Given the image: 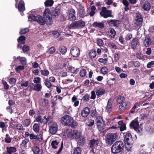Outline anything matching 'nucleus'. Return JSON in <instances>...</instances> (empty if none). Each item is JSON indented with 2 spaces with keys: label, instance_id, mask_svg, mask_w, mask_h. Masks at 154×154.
I'll return each mask as SVG.
<instances>
[{
  "label": "nucleus",
  "instance_id": "obj_11",
  "mask_svg": "<svg viewBox=\"0 0 154 154\" xmlns=\"http://www.w3.org/2000/svg\"><path fill=\"white\" fill-rule=\"evenodd\" d=\"M140 44L138 39L137 38H134L131 41V47L134 50Z\"/></svg>",
  "mask_w": 154,
  "mask_h": 154
},
{
  "label": "nucleus",
  "instance_id": "obj_59",
  "mask_svg": "<svg viewBox=\"0 0 154 154\" xmlns=\"http://www.w3.org/2000/svg\"><path fill=\"white\" fill-rule=\"evenodd\" d=\"M86 74V70L84 69L81 70L80 72V75L82 77H84Z\"/></svg>",
  "mask_w": 154,
  "mask_h": 154
},
{
  "label": "nucleus",
  "instance_id": "obj_62",
  "mask_svg": "<svg viewBox=\"0 0 154 154\" xmlns=\"http://www.w3.org/2000/svg\"><path fill=\"white\" fill-rule=\"evenodd\" d=\"M24 68V66H23L19 65L15 68V70L16 71L18 72L23 69Z\"/></svg>",
  "mask_w": 154,
  "mask_h": 154
},
{
  "label": "nucleus",
  "instance_id": "obj_40",
  "mask_svg": "<svg viewBox=\"0 0 154 154\" xmlns=\"http://www.w3.org/2000/svg\"><path fill=\"white\" fill-rule=\"evenodd\" d=\"M40 72L42 75L45 76H48L49 73V71L47 69H42L40 70Z\"/></svg>",
  "mask_w": 154,
  "mask_h": 154
},
{
  "label": "nucleus",
  "instance_id": "obj_63",
  "mask_svg": "<svg viewBox=\"0 0 154 154\" xmlns=\"http://www.w3.org/2000/svg\"><path fill=\"white\" fill-rule=\"evenodd\" d=\"M45 85L48 88H50L51 86V83L47 80H45Z\"/></svg>",
  "mask_w": 154,
  "mask_h": 154
},
{
  "label": "nucleus",
  "instance_id": "obj_43",
  "mask_svg": "<svg viewBox=\"0 0 154 154\" xmlns=\"http://www.w3.org/2000/svg\"><path fill=\"white\" fill-rule=\"evenodd\" d=\"M36 16H35L33 14H31L28 17L29 20L31 21H36Z\"/></svg>",
  "mask_w": 154,
  "mask_h": 154
},
{
  "label": "nucleus",
  "instance_id": "obj_12",
  "mask_svg": "<svg viewBox=\"0 0 154 154\" xmlns=\"http://www.w3.org/2000/svg\"><path fill=\"white\" fill-rule=\"evenodd\" d=\"M124 141L125 143H133V139L130 133H128L125 135V137Z\"/></svg>",
  "mask_w": 154,
  "mask_h": 154
},
{
  "label": "nucleus",
  "instance_id": "obj_18",
  "mask_svg": "<svg viewBox=\"0 0 154 154\" xmlns=\"http://www.w3.org/2000/svg\"><path fill=\"white\" fill-rule=\"evenodd\" d=\"M78 133L77 131L74 130L70 132L68 134V136L72 138H76L78 135Z\"/></svg>",
  "mask_w": 154,
  "mask_h": 154
},
{
  "label": "nucleus",
  "instance_id": "obj_41",
  "mask_svg": "<svg viewBox=\"0 0 154 154\" xmlns=\"http://www.w3.org/2000/svg\"><path fill=\"white\" fill-rule=\"evenodd\" d=\"M96 124L100 123L102 122H104L102 117L100 116H98L97 117L96 120Z\"/></svg>",
  "mask_w": 154,
  "mask_h": 154
},
{
  "label": "nucleus",
  "instance_id": "obj_37",
  "mask_svg": "<svg viewBox=\"0 0 154 154\" xmlns=\"http://www.w3.org/2000/svg\"><path fill=\"white\" fill-rule=\"evenodd\" d=\"M120 54L121 52L120 51H118L114 54V59L116 62L118 61L119 60Z\"/></svg>",
  "mask_w": 154,
  "mask_h": 154
},
{
  "label": "nucleus",
  "instance_id": "obj_64",
  "mask_svg": "<svg viewBox=\"0 0 154 154\" xmlns=\"http://www.w3.org/2000/svg\"><path fill=\"white\" fill-rule=\"evenodd\" d=\"M29 49V47L26 45H24L22 48V50L24 52L27 51Z\"/></svg>",
  "mask_w": 154,
  "mask_h": 154
},
{
  "label": "nucleus",
  "instance_id": "obj_13",
  "mask_svg": "<svg viewBox=\"0 0 154 154\" xmlns=\"http://www.w3.org/2000/svg\"><path fill=\"white\" fill-rule=\"evenodd\" d=\"M41 25H44L46 22L45 19L44 17L39 15L36 16V21Z\"/></svg>",
  "mask_w": 154,
  "mask_h": 154
},
{
  "label": "nucleus",
  "instance_id": "obj_31",
  "mask_svg": "<svg viewBox=\"0 0 154 154\" xmlns=\"http://www.w3.org/2000/svg\"><path fill=\"white\" fill-rule=\"evenodd\" d=\"M93 25L94 27H98L101 29H103L104 27V24L102 23L94 22Z\"/></svg>",
  "mask_w": 154,
  "mask_h": 154
},
{
  "label": "nucleus",
  "instance_id": "obj_19",
  "mask_svg": "<svg viewBox=\"0 0 154 154\" xmlns=\"http://www.w3.org/2000/svg\"><path fill=\"white\" fill-rule=\"evenodd\" d=\"M106 110L108 113H110L112 111V102L111 100H108Z\"/></svg>",
  "mask_w": 154,
  "mask_h": 154
},
{
  "label": "nucleus",
  "instance_id": "obj_39",
  "mask_svg": "<svg viewBox=\"0 0 154 154\" xmlns=\"http://www.w3.org/2000/svg\"><path fill=\"white\" fill-rule=\"evenodd\" d=\"M82 149L80 147H77L74 149L73 154H81Z\"/></svg>",
  "mask_w": 154,
  "mask_h": 154
},
{
  "label": "nucleus",
  "instance_id": "obj_47",
  "mask_svg": "<svg viewBox=\"0 0 154 154\" xmlns=\"http://www.w3.org/2000/svg\"><path fill=\"white\" fill-rule=\"evenodd\" d=\"M32 149L35 154H38L39 151V148L37 146L33 147Z\"/></svg>",
  "mask_w": 154,
  "mask_h": 154
},
{
  "label": "nucleus",
  "instance_id": "obj_30",
  "mask_svg": "<svg viewBox=\"0 0 154 154\" xmlns=\"http://www.w3.org/2000/svg\"><path fill=\"white\" fill-rule=\"evenodd\" d=\"M105 91L104 89L102 88H100L97 90L96 93L97 95L98 96L102 95L105 93Z\"/></svg>",
  "mask_w": 154,
  "mask_h": 154
},
{
  "label": "nucleus",
  "instance_id": "obj_16",
  "mask_svg": "<svg viewBox=\"0 0 154 154\" xmlns=\"http://www.w3.org/2000/svg\"><path fill=\"white\" fill-rule=\"evenodd\" d=\"M90 112V109L88 107L84 108L81 112V115L83 117H87Z\"/></svg>",
  "mask_w": 154,
  "mask_h": 154
},
{
  "label": "nucleus",
  "instance_id": "obj_36",
  "mask_svg": "<svg viewBox=\"0 0 154 154\" xmlns=\"http://www.w3.org/2000/svg\"><path fill=\"white\" fill-rule=\"evenodd\" d=\"M136 21H139L140 23L143 21L142 17L140 13H137L136 14V18L135 19Z\"/></svg>",
  "mask_w": 154,
  "mask_h": 154
},
{
  "label": "nucleus",
  "instance_id": "obj_7",
  "mask_svg": "<svg viewBox=\"0 0 154 154\" xmlns=\"http://www.w3.org/2000/svg\"><path fill=\"white\" fill-rule=\"evenodd\" d=\"M70 53L73 57H77L80 54L79 49L77 47H73L70 50Z\"/></svg>",
  "mask_w": 154,
  "mask_h": 154
},
{
  "label": "nucleus",
  "instance_id": "obj_28",
  "mask_svg": "<svg viewBox=\"0 0 154 154\" xmlns=\"http://www.w3.org/2000/svg\"><path fill=\"white\" fill-rule=\"evenodd\" d=\"M17 58L18 59L21 64L23 65H26L27 63L26 59L25 57H20V56L17 57Z\"/></svg>",
  "mask_w": 154,
  "mask_h": 154
},
{
  "label": "nucleus",
  "instance_id": "obj_44",
  "mask_svg": "<svg viewBox=\"0 0 154 154\" xmlns=\"http://www.w3.org/2000/svg\"><path fill=\"white\" fill-rule=\"evenodd\" d=\"M33 130L35 132H38L39 131V127L38 124L35 123L32 128Z\"/></svg>",
  "mask_w": 154,
  "mask_h": 154
},
{
  "label": "nucleus",
  "instance_id": "obj_46",
  "mask_svg": "<svg viewBox=\"0 0 154 154\" xmlns=\"http://www.w3.org/2000/svg\"><path fill=\"white\" fill-rule=\"evenodd\" d=\"M124 100L125 98L123 97L120 96L117 98L116 100V102L117 103L120 104L123 102V101H124Z\"/></svg>",
  "mask_w": 154,
  "mask_h": 154
},
{
  "label": "nucleus",
  "instance_id": "obj_4",
  "mask_svg": "<svg viewBox=\"0 0 154 154\" xmlns=\"http://www.w3.org/2000/svg\"><path fill=\"white\" fill-rule=\"evenodd\" d=\"M51 146L52 148L54 149H57L59 147L58 151L57 152V154H59L62 151L63 147V142H62L61 143H60L58 141L56 140H53L51 143Z\"/></svg>",
  "mask_w": 154,
  "mask_h": 154
},
{
  "label": "nucleus",
  "instance_id": "obj_51",
  "mask_svg": "<svg viewBox=\"0 0 154 154\" xmlns=\"http://www.w3.org/2000/svg\"><path fill=\"white\" fill-rule=\"evenodd\" d=\"M52 14L53 16L58 15L60 13V11L58 9H56L52 11Z\"/></svg>",
  "mask_w": 154,
  "mask_h": 154
},
{
  "label": "nucleus",
  "instance_id": "obj_53",
  "mask_svg": "<svg viewBox=\"0 0 154 154\" xmlns=\"http://www.w3.org/2000/svg\"><path fill=\"white\" fill-rule=\"evenodd\" d=\"M85 140V138L81 137H79L78 140V143L79 145H81V144H82L84 143Z\"/></svg>",
  "mask_w": 154,
  "mask_h": 154
},
{
  "label": "nucleus",
  "instance_id": "obj_57",
  "mask_svg": "<svg viewBox=\"0 0 154 154\" xmlns=\"http://www.w3.org/2000/svg\"><path fill=\"white\" fill-rule=\"evenodd\" d=\"M132 37V34L131 33L127 34L125 36V39L127 40H130Z\"/></svg>",
  "mask_w": 154,
  "mask_h": 154
},
{
  "label": "nucleus",
  "instance_id": "obj_34",
  "mask_svg": "<svg viewBox=\"0 0 154 154\" xmlns=\"http://www.w3.org/2000/svg\"><path fill=\"white\" fill-rule=\"evenodd\" d=\"M42 88V85L40 84H36L34 85L33 86V90L37 91H40Z\"/></svg>",
  "mask_w": 154,
  "mask_h": 154
},
{
  "label": "nucleus",
  "instance_id": "obj_58",
  "mask_svg": "<svg viewBox=\"0 0 154 154\" xmlns=\"http://www.w3.org/2000/svg\"><path fill=\"white\" fill-rule=\"evenodd\" d=\"M16 82V79L14 78H11L9 80V82L10 84L13 85L15 84Z\"/></svg>",
  "mask_w": 154,
  "mask_h": 154
},
{
  "label": "nucleus",
  "instance_id": "obj_15",
  "mask_svg": "<svg viewBox=\"0 0 154 154\" xmlns=\"http://www.w3.org/2000/svg\"><path fill=\"white\" fill-rule=\"evenodd\" d=\"M145 130L148 134H152L154 132V127L152 125H147L145 128Z\"/></svg>",
  "mask_w": 154,
  "mask_h": 154
},
{
  "label": "nucleus",
  "instance_id": "obj_20",
  "mask_svg": "<svg viewBox=\"0 0 154 154\" xmlns=\"http://www.w3.org/2000/svg\"><path fill=\"white\" fill-rule=\"evenodd\" d=\"M96 124L98 129L100 131L103 130L105 126L104 122H102L100 123Z\"/></svg>",
  "mask_w": 154,
  "mask_h": 154
},
{
  "label": "nucleus",
  "instance_id": "obj_26",
  "mask_svg": "<svg viewBox=\"0 0 154 154\" xmlns=\"http://www.w3.org/2000/svg\"><path fill=\"white\" fill-rule=\"evenodd\" d=\"M116 34L115 30L114 29H111L109 32L108 35L109 38H112L114 37Z\"/></svg>",
  "mask_w": 154,
  "mask_h": 154
},
{
  "label": "nucleus",
  "instance_id": "obj_54",
  "mask_svg": "<svg viewBox=\"0 0 154 154\" xmlns=\"http://www.w3.org/2000/svg\"><path fill=\"white\" fill-rule=\"evenodd\" d=\"M97 44L99 46H102L103 44V41L100 38H98L97 39Z\"/></svg>",
  "mask_w": 154,
  "mask_h": 154
},
{
  "label": "nucleus",
  "instance_id": "obj_29",
  "mask_svg": "<svg viewBox=\"0 0 154 154\" xmlns=\"http://www.w3.org/2000/svg\"><path fill=\"white\" fill-rule=\"evenodd\" d=\"M40 104L43 106H47L48 104V100L45 99H42L40 101Z\"/></svg>",
  "mask_w": 154,
  "mask_h": 154
},
{
  "label": "nucleus",
  "instance_id": "obj_25",
  "mask_svg": "<svg viewBox=\"0 0 154 154\" xmlns=\"http://www.w3.org/2000/svg\"><path fill=\"white\" fill-rule=\"evenodd\" d=\"M78 29L81 28L83 27L85 25L84 21L81 20L76 21Z\"/></svg>",
  "mask_w": 154,
  "mask_h": 154
},
{
  "label": "nucleus",
  "instance_id": "obj_24",
  "mask_svg": "<svg viewBox=\"0 0 154 154\" xmlns=\"http://www.w3.org/2000/svg\"><path fill=\"white\" fill-rule=\"evenodd\" d=\"M108 23L111 26H116L117 25L118 21L116 20H111L107 21Z\"/></svg>",
  "mask_w": 154,
  "mask_h": 154
},
{
  "label": "nucleus",
  "instance_id": "obj_61",
  "mask_svg": "<svg viewBox=\"0 0 154 154\" xmlns=\"http://www.w3.org/2000/svg\"><path fill=\"white\" fill-rule=\"evenodd\" d=\"M2 82L4 85V88L6 90L8 89L9 88V86L7 82L4 80H2Z\"/></svg>",
  "mask_w": 154,
  "mask_h": 154
},
{
  "label": "nucleus",
  "instance_id": "obj_10",
  "mask_svg": "<svg viewBox=\"0 0 154 154\" xmlns=\"http://www.w3.org/2000/svg\"><path fill=\"white\" fill-rule=\"evenodd\" d=\"M16 7L17 8V2H19L18 8L20 11H23L25 10L24 2L21 0H16Z\"/></svg>",
  "mask_w": 154,
  "mask_h": 154
},
{
  "label": "nucleus",
  "instance_id": "obj_27",
  "mask_svg": "<svg viewBox=\"0 0 154 154\" xmlns=\"http://www.w3.org/2000/svg\"><path fill=\"white\" fill-rule=\"evenodd\" d=\"M6 149L9 154H11L12 153L15 152L17 151L16 148L14 147H7Z\"/></svg>",
  "mask_w": 154,
  "mask_h": 154
},
{
  "label": "nucleus",
  "instance_id": "obj_38",
  "mask_svg": "<svg viewBox=\"0 0 154 154\" xmlns=\"http://www.w3.org/2000/svg\"><path fill=\"white\" fill-rule=\"evenodd\" d=\"M96 51L93 50H91L89 53V56L91 58H94L96 56Z\"/></svg>",
  "mask_w": 154,
  "mask_h": 154
},
{
  "label": "nucleus",
  "instance_id": "obj_8",
  "mask_svg": "<svg viewBox=\"0 0 154 154\" xmlns=\"http://www.w3.org/2000/svg\"><path fill=\"white\" fill-rule=\"evenodd\" d=\"M68 17L71 21H74L76 20V17L75 16V11L74 9H72L69 11Z\"/></svg>",
  "mask_w": 154,
  "mask_h": 154
},
{
  "label": "nucleus",
  "instance_id": "obj_42",
  "mask_svg": "<svg viewBox=\"0 0 154 154\" xmlns=\"http://www.w3.org/2000/svg\"><path fill=\"white\" fill-rule=\"evenodd\" d=\"M54 3L53 1L52 0H47L45 2V6H51L53 5Z\"/></svg>",
  "mask_w": 154,
  "mask_h": 154
},
{
  "label": "nucleus",
  "instance_id": "obj_17",
  "mask_svg": "<svg viewBox=\"0 0 154 154\" xmlns=\"http://www.w3.org/2000/svg\"><path fill=\"white\" fill-rule=\"evenodd\" d=\"M130 125L131 128H133L134 130L137 129L139 126L138 121L136 120H133L130 123Z\"/></svg>",
  "mask_w": 154,
  "mask_h": 154
},
{
  "label": "nucleus",
  "instance_id": "obj_56",
  "mask_svg": "<svg viewBox=\"0 0 154 154\" xmlns=\"http://www.w3.org/2000/svg\"><path fill=\"white\" fill-rule=\"evenodd\" d=\"M142 22L143 21H142L140 23L139 21H136V20H135L134 22V26L136 28H137L138 26H140Z\"/></svg>",
  "mask_w": 154,
  "mask_h": 154
},
{
  "label": "nucleus",
  "instance_id": "obj_21",
  "mask_svg": "<svg viewBox=\"0 0 154 154\" xmlns=\"http://www.w3.org/2000/svg\"><path fill=\"white\" fill-rule=\"evenodd\" d=\"M151 43L150 38L148 37H146L143 42V44L146 47H148Z\"/></svg>",
  "mask_w": 154,
  "mask_h": 154
},
{
  "label": "nucleus",
  "instance_id": "obj_1",
  "mask_svg": "<svg viewBox=\"0 0 154 154\" xmlns=\"http://www.w3.org/2000/svg\"><path fill=\"white\" fill-rule=\"evenodd\" d=\"M124 146V143L122 141H116L111 147V152L114 154H118L122 151Z\"/></svg>",
  "mask_w": 154,
  "mask_h": 154
},
{
  "label": "nucleus",
  "instance_id": "obj_6",
  "mask_svg": "<svg viewBox=\"0 0 154 154\" xmlns=\"http://www.w3.org/2000/svg\"><path fill=\"white\" fill-rule=\"evenodd\" d=\"M49 131L52 134H55L57 131L58 126L57 124L54 121H51L48 124Z\"/></svg>",
  "mask_w": 154,
  "mask_h": 154
},
{
  "label": "nucleus",
  "instance_id": "obj_50",
  "mask_svg": "<svg viewBox=\"0 0 154 154\" xmlns=\"http://www.w3.org/2000/svg\"><path fill=\"white\" fill-rule=\"evenodd\" d=\"M55 51V48L54 47H51L47 51V53L49 54H53Z\"/></svg>",
  "mask_w": 154,
  "mask_h": 154
},
{
  "label": "nucleus",
  "instance_id": "obj_35",
  "mask_svg": "<svg viewBox=\"0 0 154 154\" xmlns=\"http://www.w3.org/2000/svg\"><path fill=\"white\" fill-rule=\"evenodd\" d=\"M133 144V143H125V147L126 149L128 151H130L132 146Z\"/></svg>",
  "mask_w": 154,
  "mask_h": 154
},
{
  "label": "nucleus",
  "instance_id": "obj_9",
  "mask_svg": "<svg viewBox=\"0 0 154 154\" xmlns=\"http://www.w3.org/2000/svg\"><path fill=\"white\" fill-rule=\"evenodd\" d=\"M78 11L79 16L83 18L85 16L86 12L84 9V7L82 4L79 5Z\"/></svg>",
  "mask_w": 154,
  "mask_h": 154
},
{
  "label": "nucleus",
  "instance_id": "obj_55",
  "mask_svg": "<svg viewBox=\"0 0 154 154\" xmlns=\"http://www.w3.org/2000/svg\"><path fill=\"white\" fill-rule=\"evenodd\" d=\"M33 82L35 84H39L41 83V78L39 77L35 78Z\"/></svg>",
  "mask_w": 154,
  "mask_h": 154
},
{
  "label": "nucleus",
  "instance_id": "obj_60",
  "mask_svg": "<svg viewBox=\"0 0 154 154\" xmlns=\"http://www.w3.org/2000/svg\"><path fill=\"white\" fill-rule=\"evenodd\" d=\"M29 31V29L28 28H26L25 29H21L20 32V33L21 34H25L27 32H28Z\"/></svg>",
  "mask_w": 154,
  "mask_h": 154
},
{
  "label": "nucleus",
  "instance_id": "obj_23",
  "mask_svg": "<svg viewBox=\"0 0 154 154\" xmlns=\"http://www.w3.org/2000/svg\"><path fill=\"white\" fill-rule=\"evenodd\" d=\"M150 5L149 2H144L143 6V8L144 10L149 11L150 9Z\"/></svg>",
  "mask_w": 154,
  "mask_h": 154
},
{
  "label": "nucleus",
  "instance_id": "obj_52",
  "mask_svg": "<svg viewBox=\"0 0 154 154\" xmlns=\"http://www.w3.org/2000/svg\"><path fill=\"white\" fill-rule=\"evenodd\" d=\"M36 121L40 123H42L43 121V119H42V117L40 116H37L36 118Z\"/></svg>",
  "mask_w": 154,
  "mask_h": 154
},
{
  "label": "nucleus",
  "instance_id": "obj_14",
  "mask_svg": "<svg viewBox=\"0 0 154 154\" xmlns=\"http://www.w3.org/2000/svg\"><path fill=\"white\" fill-rule=\"evenodd\" d=\"M130 104V103L129 101H124L119 106V109L120 110H123L128 107Z\"/></svg>",
  "mask_w": 154,
  "mask_h": 154
},
{
  "label": "nucleus",
  "instance_id": "obj_3",
  "mask_svg": "<svg viewBox=\"0 0 154 154\" xmlns=\"http://www.w3.org/2000/svg\"><path fill=\"white\" fill-rule=\"evenodd\" d=\"M72 122V118L67 115L63 116L61 119V123L65 126L71 125Z\"/></svg>",
  "mask_w": 154,
  "mask_h": 154
},
{
  "label": "nucleus",
  "instance_id": "obj_48",
  "mask_svg": "<svg viewBox=\"0 0 154 154\" xmlns=\"http://www.w3.org/2000/svg\"><path fill=\"white\" fill-rule=\"evenodd\" d=\"M44 15L45 17L49 16H51V12L49 9H47L45 10L44 12Z\"/></svg>",
  "mask_w": 154,
  "mask_h": 154
},
{
  "label": "nucleus",
  "instance_id": "obj_49",
  "mask_svg": "<svg viewBox=\"0 0 154 154\" xmlns=\"http://www.w3.org/2000/svg\"><path fill=\"white\" fill-rule=\"evenodd\" d=\"M60 52L63 54H64L67 51L66 48L64 46L60 47Z\"/></svg>",
  "mask_w": 154,
  "mask_h": 154
},
{
  "label": "nucleus",
  "instance_id": "obj_22",
  "mask_svg": "<svg viewBox=\"0 0 154 154\" xmlns=\"http://www.w3.org/2000/svg\"><path fill=\"white\" fill-rule=\"evenodd\" d=\"M98 143V140H95L94 139L90 141V148H93L95 147Z\"/></svg>",
  "mask_w": 154,
  "mask_h": 154
},
{
  "label": "nucleus",
  "instance_id": "obj_2",
  "mask_svg": "<svg viewBox=\"0 0 154 154\" xmlns=\"http://www.w3.org/2000/svg\"><path fill=\"white\" fill-rule=\"evenodd\" d=\"M118 136L117 133H109L105 136L106 143L108 145L112 144L117 139Z\"/></svg>",
  "mask_w": 154,
  "mask_h": 154
},
{
  "label": "nucleus",
  "instance_id": "obj_5",
  "mask_svg": "<svg viewBox=\"0 0 154 154\" xmlns=\"http://www.w3.org/2000/svg\"><path fill=\"white\" fill-rule=\"evenodd\" d=\"M112 14V11L107 10V8L105 7H103L101 11L100 12V15L105 18L108 17H113Z\"/></svg>",
  "mask_w": 154,
  "mask_h": 154
},
{
  "label": "nucleus",
  "instance_id": "obj_32",
  "mask_svg": "<svg viewBox=\"0 0 154 154\" xmlns=\"http://www.w3.org/2000/svg\"><path fill=\"white\" fill-rule=\"evenodd\" d=\"M76 23V22L75 21L72 23L68 25V27L69 29H77V27Z\"/></svg>",
  "mask_w": 154,
  "mask_h": 154
},
{
  "label": "nucleus",
  "instance_id": "obj_45",
  "mask_svg": "<svg viewBox=\"0 0 154 154\" xmlns=\"http://www.w3.org/2000/svg\"><path fill=\"white\" fill-rule=\"evenodd\" d=\"M100 70L102 74L105 75L108 73V69L106 66H104L101 68Z\"/></svg>",
  "mask_w": 154,
  "mask_h": 154
},
{
  "label": "nucleus",
  "instance_id": "obj_33",
  "mask_svg": "<svg viewBox=\"0 0 154 154\" xmlns=\"http://www.w3.org/2000/svg\"><path fill=\"white\" fill-rule=\"evenodd\" d=\"M46 22L48 25H51L52 23V19L51 16H49L48 17H47L45 18Z\"/></svg>",
  "mask_w": 154,
  "mask_h": 154
}]
</instances>
